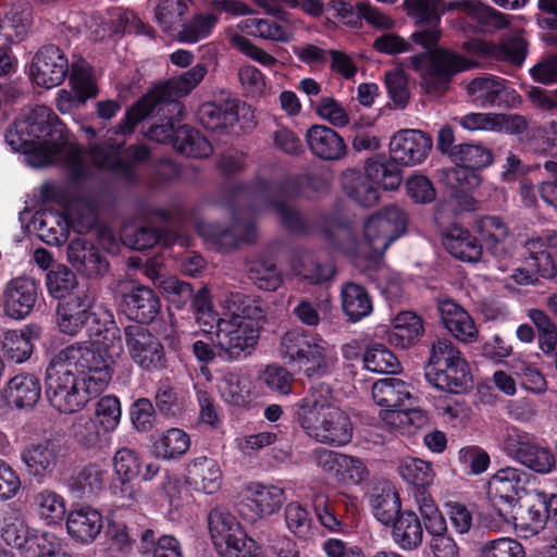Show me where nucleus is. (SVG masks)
<instances>
[{"mask_svg":"<svg viewBox=\"0 0 557 557\" xmlns=\"http://www.w3.org/2000/svg\"><path fill=\"white\" fill-rule=\"evenodd\" d=\"M409 384L397 377H385L372 385V398L384 410L382 419L392 425H396L395 417L405 408L411 394Z\"/></svg>","mask_w":557,"mask_h":557,"instance_id":"nucleus-25","label":"nucleus"},{"mask_svg":"<svg viewBox=\"0 0 557 557\" xmlns=\"http://www.w3.org/2000/svg\"><path fill=\"white\" fill-rule=\"evenodd\" d=\"M238 100L223 99L199 106L197 119L210 132H224L238 122Z\"/></svg>","mask_w":557,"mask_h":557,"instance_id":"nucleus-34","label":"nucleus"},{"mask_svg":"<svg viewBox=\"0 0 557 557\" xmlns=\"http://www.w3.org/2000/svg\"><path fill=\"white\" fill-rule=\"evenodd\" d=\"M103 528L101 512L91 506H81L70 510L66 516L69 535L83 544L92 543Z\"/></svg>","mask_w":557,"mask_h":557,"instance_id":"nucleus-35","label":"nucleus"},{"mask_svg":"<svg viewBox=\"0 0 557 557\" xmlns=\"http://www.w3.org/2000/svg\"><path fill=\"white\" fill-rule=\"evenodd\" d=\"M525 249L529 256L524 258V264L533 270L539 280H552L557 275L552 252L541 238L528 240Z\"/></svg>","mask_w":557,"mask_h":557,"instance_id":"nucleus-52","label":"nucleus"},{"mask_svg":"<svg viewBox=\"0 0 557 557\" xmlns=\"http://www.w3.org/2000/svg\"><path fill=\"white\" fill-rule=\"evenodd\" d=\"M389 525L392 537L400 548L411 550L421 545L425 530L421 515L406 509Z\"/></svg>","mask_w":557,"mask_h":557,"instance_id":"nucleus-44","label":"nucleus"},{"mask_svg":"<svg viewBox=\"0 0 557 557\" xmlns=\"http://www.w3.org/2000/svg\"><path fill=\"white\" fill-rule=\"evenodd\" d=\"M438 312L445 329L457 339L472 342L478 330L469 313L451 299L440 301Z\"/></svg>","mask_w":557,"mask_h":557,"instance_id":"nucleus-42","label":"nucleus"},{"mask_svg":"<svg viewBox=\"0 0 557 557\" xmlns=\"http://www.w3.org/2000/svg\"><path fill=\"white\" fill-rule=\"evenodd\" d=\"M426 58L428 64L421 73L420 85L428 95L446 92L457 74L479 67L480 65L473 58L449 49H436L432 52L412 55L410 60L413 70L420 71Z\"/></svg>","mask_w":557,"mask_h":557,"instance_id":"nucleus-9","label":"nucleus"},{"mask_svg":"<svg viewBox=\"0 0 557 557\" xmlns=\"http://www.w3.org/2000/svg\"><path fill=\"white\" fill-rule=\"evenodd\" d=\"M67 73V57L55 45L42 46L33 58L30 77L40 87L50 89L61 85Z\"/></svg>","mask_w":557,"mask_h":557,"instance_id":"nucleus-21","label":"nucleus"},{"mask_svg":"<svg viewBox=\"0 0 557 557\" xmlns=\"http://www.w3.org/2000/svg\"><path fill=\"white\" fill-rule=\"evenodd\" d=\"M63 450L64 448L59 441L44 440L25 446L21 453V458L28 474L38 482H42L55 469L60 457L63 456Z\"/></svg>","mask_w":557,"mask_h":557,"instance_id":"nucleus-24","label":"nucleus"},{"mask_svg":"<svg viewBox=\"0 0 557 557\" xmlns=\"http://www.w3.org/2000/svg\"><path fill=\"white\" fill-rule=\"evenodd\" d=\"M320 525L331 533L349 534L358 525V498L346 493L318 494L312 499Z\"/></svg>","mask_w":557,"mask_h":557,"instance_id":"nucleus-12","label":"nucleus"},{"mask_svg":"<svg viewBox=\"0 0 557 557\" xmlns=\"http://www.w3.org/2000/svg\"><path fill=\"white\" fill-rule=\"evenodd\" d=\"M407 14L420 27L440 26L442 15L457 10L462 15L456 20L463 33H494L505 29L510 24V16L491 5L475 0H460L446 3L443 0H405Z\"/></svg>","mask_w":557,"mask_h":557,"instance_id":"nucleus-2","label":"nucleus"},{"mask_svg":"<svg viewBox=\"0 0 557 557\" xmlns=\"http://www.w3.org/2000/svg\"><path fill=\"white\" fill-rule=\"evenodd\" d=\"M467 91L483 106H508L519 97L508 81L497 76L476 77L467 85Z\"/></svg>","mask_w":557,"mask_h":557,"instance_id":"nucleus-30","label":"nucleus"},{"mask_svg":"<svg viewBox=\"0 0 557 557\" xmlns=\"http://www.w3.org/2000/svg\"><path fill=\"white\" fill-rule=\"evenodd\" d=\"M292 270L296 276L311 285L331 280L336 272L332 263H321L311 253H302L293 258Z\"/></svg>","mask_w":557,"mask_h":557,"instance_id":"nucleus-51","label":"nucleus"},{"mask_svg":"<svg viewBox=\"0 0 557 557\" xmlns=\"http://www.w3.org/2000/svg\"><path fill=\"white\" fill-rule=\"evenodd\" d=\"M451 162L480 172L494 162V154L490 148L481 144L458 143V150L453 152Z\"/></svg>","mask_w":557,"mask_h":557,"instance_id":"nucleus-57","label":"nucleus"},{"mask_svg":"<svg viewBox=\"0 0 557 557\" xmlns=\"http://www.w3.org/2000/svg\"><path fill=\"white\" fill-rule=\"evenodd\" d=\"M475 226L481 240L493 255H496L498 245L509 235L508 225L499 216L485 215L476 221Z\"/></svg>","mask_w":557,"mask_h":557,"instance_id":"nucleus-64","label":"nucleus"},{"mask_svg":"<svg viewBox=\"0 0 557 557\" xmlns=\"http://www.w3.org/2000/svg\"><path fill=\"white\" fill-rule=\"evenodd\" d=\"M36 512L48 525L60 523L66 515L64 498L54 491L44 488L33 497Z\"/></svg>","mask_w":557,"mask_h":557,"instance_id":"nucleus-55","label":"nucleus"},{"mask_svg":"<svg viewBox=\"0 0 557 557\" xmlns=\"http://www.w3.org/2000/svg\"><path fill=\"white\" fill-rule=\"evenodd\" d=\"M442 242L449 255L463 262L474 263L482 257L483 244L457 223L442 231Z\"/></svg>","mask_w":557,"mask_h":557,"instance_id":"nucleus-31","label":"nucleus"},{"mask_svg":"<svg viewBox=\"0 0 557 557\" xmlns=\"http://www.w3.org/2000/svg\"><path fill=\"white\" fill-rule=\"evenodd\" d=\"M306 141L312 154L322 160H339L347 153L344 138L325 125L315 124L309 127L306 133Z\"/></svg>","mask_w":557,"mask_h":557,"instance_id":"nucleus-33","label":"nucleus"},{"mask_svg":"<svg viewBox=\"0 0 557 557\" xmlns=\"http://www.w3.org/2000/svg\"><path fill=\"white\" fill-rule=\"evenodd\" d=\"M123 243L137 251L150 249L156 245L169 247L172 243V234L154 226H141L132 234H125Z\"/></svg>","mask_w":557,"mask_h":557,"instance_id":"nucleus-60","label":"nucleus"},{"mask_svg":"<svg viewBox=\"0 0 557 557\" xmlns=\"http://www.w3.org/2000/svg\"><path fill=\"white\" fill-rule=\"evenodd\" d=\"M95 295L89 288H77L70 298L59 301L57 325L69 336L77 335L85 327L87 336L102 347L120 342V329L109 311L94 310Z\"/></svg>","mask_w":557,"mask_h":557,"instance_id":"nucleus-3","label":"nucleus"},{"mask_svg":"<svg viewBox=\"0 0 557 557\" xmlns=\"http://www.w3.org/2000/svg\"><path fill=\"white\" fill-rule=\"evenodd\" d=\"M122 336L119 344L102 347V345L92 342L89 338V346L70 345L60 350L59 360H63L71 366L72 372L77 373L82 382H87L94 391L102 393L112 377L110 362L114 355L122 351Z\"/></svg>","mask_w":557,"mask_h":557,"instance_id":"nucleus-8","label":"nucleus"},{"mask_svg":"<svg viewBox=\"0 0 557 557\" xmlns=\"http://www.w3.org/2000/svg\"><path fill=\"white\" fill-rule=\"evenodd\" d=\"M5 143L35 168L53 164L67 144L65 124L47 106H36L16 117L5 131Z\"/></svg>","mask_w":557,"mask_h":557,"instance_id":"nucleus-1","label":"nucleus"},{"mask_svg":"<svg viewBox=\"0 0 557 557\" xmlns=\"http://www.w3.org/2000/svg\"><path fill=\"white\" fill-rule=\"evenodd\" d=\"M41 396V383L38 376L30 373H18L11 377L3 391L8 406L17 409H30Z\"/></svg>","mask_w":557,"mask_h":557,"instance_id":"nucleus-37","label":"nucleus"},{"mask_svg":"<svg viewBox=\"0 0 557 557\" xmlns=\"http://www.w3.org/2000/svg\"><path fill=\"white\" fill-rule=\"evenodd\" d=\"M39 284L32 277L12 278L4 290L3 309L8 317L22 320L26 318L38 298Z\"/></svg>","mask_w":557,"mask_h":557,"instance_id":"nucleus-27","label":"nucleus"},{"mask_svg":"<svg viewBox=\"0 0 557 557\" xmlns=\"http://www.w3.org/2000/svg\"><path fill=\"white\" fill-rule=\"evenodd\" d=\"M126 346L133 361L143 370L152 372L166 367V357L161 342L141 325L124 329Z\"/></svg>","mask_w":557,"mask_h":557,"instance_id":"nucleus-18","label":"nucleus"},{"mask_svg":"<svg viewBox=\"0 0 557 557\" xmlns=\"http://www.w3.org/2000/svg\"><path fill=\"white\" fill-rule=\"evenodd\" d=\"M44 532L30 529L21 518L9 517L3 519L0 534L8 546L17 549L24 557H29Z\"/></svg>","mask_w":557,"mask_h":557,"instance_id":"nucleus-43","label":"nucleus"},{"mask_svg":"<svg viewBox=\"0 0 557 557\" xmlns=\"http://www.w3.org/2000/svg\"><path fill=\"white\" fill-rule=\"evenodd\" d=\"M542 504L540 494L535 495L534 502L523 509L519 505L513 515L516 519H510L508 523H513L516 528L537 534L547 524V512Z\"/></svg>","mask_w":557,"mask_h":557,"instance_id":"nucleus-63","label":"nucleus"},{"mask_svg":"<svg viewBox=\"0 0 557 557\" xmlns=\"http://www.w3.org/2000/svg\"><path fill=\"white\" fill-rule=\"evenodd\" d=\"M208 67L205 63H197L177 78L156 87L149 94L164 100L180 101L178 98L189 95L205 78Z\"/></svg>","mask_w":557,"mask_h":557,"instance_id":"nucleus-46","label":"nucleus"},{"mask_svg":"<svg viewBox=\"0 0 557 557\" xmlns=\"http://www.w3.org/2000/svg\"><path fill=\"white\" fill-rule=\"evenodd\" d=\"M120 310L127 319L143 326L151 323L160 313L161 300L152 288L137 286L123 294Z\"/></svg>","mask_w":557,"mask_h":557,"instance_id":"nucleus-26","label":"nucleus"},{"mask_svg":"<svg viewBox=\"0 0 557 557\" xmlns=\"http://www.w3.org/2000/svg\"><path fill=\"white\" fill-rule=\"evenodd\" d=\"M46 286L51 297L59 301L70 298L77 288H88L79 285L76 274L66 265L58 264L46 275Z\"/></svg>","mask_w":557,"mask_h":557,"instance_id":"nucleus-54","label":"nucleus"},{"mask_svg":"<svg viewBox=\"0 0 557 557\" xmlns=\"http://www.w3.org/2000/svg\"><path fill=\"white\" fill-rule=\"evenodd\" d=\"M262 325L243 318L219 319L215 332V347L219 355L227 360H239L255 351Z\"/></svg>","mask_w":557,"mask_h":557,"instance_id":"nucleus-11","label":"nucleus"},{"mask_svg":"<svg viewBox=\"0 0 557 557\" xmlns=\"http://www.w3.org/2000/svg\"><path fill=\"white\" fill-rule=\"evenodd\" d=\"M163 288L169 294L170 302L176 309H183L187 302H190L196 319L212 312L210 292L205 286L194 293L191 284L171 277L163 283Z\"/></svg>","mask_w":557,"mask_h":557,"instance_id":"nucleus-29","label":"nucleus"},{"mask_svg":"<svg viewBox=\"0 0 557 557\" xmlns=\"http://www.w3.org/2000/svg\"><path fill=\"white\" fill-rule=\"evenodd\" d=\"M67 260L83 276L97 278L106 275L110 264L106 255L92 242L76 237L67 246Z\"/></svg>","mask_w":557,"mask_h":557,"instance_id":"nucleus-23","label":"nucleus"},{"mask_svg":"<svg viewBox=\"0 0 557 557\" xmlns=\"http://www.w3.org/2000/svg\"><path fill=\"white\" fill-rule=\"evenodd\" d=\"M503 450L518 463L540 474L550 473L556 465L549 447L543 445L534 434L517 428L507 431Z\"/></svg>","mask_w":557,"mask_h":557,"instance_id":"nucleus-13","label":"nucleus"},{"mask_svg":"<svg viewBox=\"0 0 557 557\" xmlns=\"http://www.w3.org/2000/svg\"><path fill=\"white\" fill-rule=\"evenodd\" d=\"M106 535L111 548L124 555H128L139 540L141 554L144 548L152 547L153 529L145 515L124 510L108 518Z\"/></svg>","mask_w":557,"mask_h":557,"instance_id":"nucleus-10","label":"nucleus"},{"mask_svg":"<svg viewBox=\"0 0 557 557\" xmlns=\"http://www.w3.org/2000/svg\"><path fill=\"white\" fill-rule=\"evenodd\" d=\"M401 183V170L387 163L384 156H376L366 162L364 173L347 169L342 176L345 194L361 207L375 206L380 199L381 186L385 190H395Z\"/></svg>","mask_w":557,"mask_h":557,"instance_id":"nucleus-5","label":"nucleus"},{"mask_svg":"<svg viewBox=\"0 0 557 557\" xmlns=\"http://www.w3.org/2000/svg\"><path fill=\"white\" fill-rule=\"evenodd\" d=\"M408 226L406 212L397 206H387L371 215L363 226V237L374 258H382L386 249L403 236Z\"/></svg>","mask_w":557,"mask_h":557,"instance_id":"nucleus-14","label":"nucleus"},{"mask_svg":"<svg viewBox=\"0 0 557 557\" xmlns=\"http://www.w3.org/2000/svg\"><path fill=\"white\" fill-rule=\"evenodd\" d=\"M423 334V319L416 312L406 310L394 318L387 341L392 346L404 349L414 345Z\"/></svg>","mask_w":557,"mask_h":557,"instance_id":"nucleus-45","label":"nucleus"},{"mask_svg":"<svg viewBox=\"0 0 557 557\" xmlns=\"http://www.w3.org/2000/svg\"><path fill=\"white\" fill-rule=\"evenodd\" d=\"M370 505L373 516L384 525H389L404 511L399 495L391 484L375 486Z\"/></svg>","mask_w":557,"mask_h":557,"instance_id":"nucleus-50","label":"nucleus"},{"mask_svg":"<svg viewBox=\"0 0 557 557\" xmlns=\"http://www.w3.org/2000/svg\"><path fill=\"white\" fill-rule=\"evenodd\" d=\"M219 389L222 399L230 406L248 408L251 403L250 389L236 372H227L223 375Z\"/></svg>","mask_w":557,"mask_h":557,"instance_id":"nucleus-62","label":"nucleus"},{"mask_svg":"<svg viewBox=\"0 0 557 557\" xmlns=\"http://www.w3.org/2000/svg\"><path fill=\"white\" fill-rule=\"evenodd\" d=\"M418 509L425 532L430 535V550L434 557H459V547L448 533L446 519L431 495L418 496Z\"/></svg>","mask_w":557,"mask_h":557,"instance_id":"nucleus-17","label":"nucleus"},{"mask_svg":"<svg viewBox=\"0 0 557 557\" xmlns=\"http://www.w3.org/2000/svg\"><path fill=\"white\" fill-rule=\"evenodd\" d=\"M184 112L185 106L181 101L160 99L147 92L127 108L116 126V134L132 135L140 122L154 115L158 121L150 125L146 136L156 143L171 144L174 147Z\"/></svg>","mask_w":557,"mask_h":557,"instance_id":"nucleus-4","label":"nucleus"},{"mask_svg":"<svg viewBox=\"0 0 557 557\" xmlns=\"http://www.w3.org/2000/svg\"><path fill=\"white\" fill-rule=\"evenodd\" d=\"M432 148V139L419 129H401L389 141V161L397 166H412L425 160Z\"/></svg>","mask_w":557,"mask_h":557,"instance_id":"nucleus-20","label":"nucleus"},{"mask_svg":"<svg viewBox=\"0 0 557 557\" xmlns=\"http://www.w3.org/2000/svg\"><path fill=\"white\" fill-rule=\"evenodd\" d=\"M364 368L377 373H397L400 371V362L395 354L385 345L371 342L363 354Z\"/></svg>","mask_w":557,"mask_h":557,"instance_id":"nucleus-58","label":"nucleus"},{"mask_svg":"<svg viewBox=\"0 0 557 557\" xmlns=\"http://www.w3.org/2000/svg\"><path fill=\"white\" fill-rule=\"evenodd\" d=\"M208 528L212 543L218 552L228 546V544L240 540L246 534L236 517L221 507L210 510Z\"/></svg>","mask_w":557,"mask_h":557,"instance_id":"nucleus-40","label":"nucleus"},{"mask_svg":"<svg viewBox=\"0 0 557 557\" xmlns=\"http://www.w3.org/2000/svg\"><path fill=\"white\" fill-rule=\"evenodd\" d=\"M48 219L42 220L40 225L47 226L48 222L59 221L57 232L47 235L48 242H65L70 230L77 234H87L99 221L98 209L95 205L86 200H76L70 203L62 214H47Z\"/></svg>","mask_w":557,"mask_h":557,"instance_id":"nucleus-19","label":"nucleus"},{"mask_svg":"<svg viewBox=\"0 0 557 557\" xmlns=\"http://www.w3.org/2000/svg\"><path fill=\"white\" fill-rule=\"evenodd\" d=\"M107 471L97 463L75 469L65 480L69 493L78 499L95 498L104 486Z\"/></svg>","mask_w":557,"mask_h":557,"instance_id":"nucleus-38","label":"nucleus"},{"mask_svg":"<svg viewBox=\"0 0 557 557\" xmlns=\"http://www.w3.org/2000/svg\"><path fill=\"white\" fill-rule=\"evenodd\" d=\"M331 408H337L333 404V389L325 382H317L311 385L306 396L296 404L295 418L300 426L317 421V416H321Z\"/></svg>","mask_w":557,"mask_h":557,"instance_id":"nucleus-36","label":"nucleus"},{"mask_svg":"<svg viewBox=\"0 0 557 557\" xmlns=\"http://www.w3.org/2000/svg\"><path fill=\"white\" fill-rule=\"evenodd\" d=\"M397 471L406 483L417 490L414 494L417 503L418 496L430 495L425 488L431 485L435 476L431 462L416 457H406L400 460Z\"/></svg>","mask_w":557,"mask_h":557,"instance_id":"nucleus-49","label":"nucleus"},{"mask_svg":"<svg viewBox=\"0 0 557 557\" xmlns=\"http://www.w3.org/2000/svg\"><path fill=\"white\" fill-rule=\"evenodd\" d=\"M248 276L262 290L274 292L283 283V276L276 263L269 258H259L251 262Z\"/></svg>","mask_w":557,"mask_h":557,"instance_id":"nucleus-59","label":"nucleus"},{"mask_svg":"<svg viewBox=\"0 0 557 557\" xmlns=\"http://www.w3.org/2000/svg\"><path fill=\"white\" fill-rule=\"evenodd\" d=\"M285 498V491L282 487L252 482L246 488L239 511L244 513L245 509L250 510L253 520L272 516L281 509Z\"/></svg>","mask_w":557,"mask_h":557,"instance_id":"nucleus-28","label":"nucleus"},{"mask_svg":"<svg viewBox=\"0 0 557 557\" xmlns=\"http://www.w3.org/2000/svg\"><path fill=\"white\" fill-rule=\"evenodd\" d=\"M41 329L38 325H28L23 331L10 330L4 333L2 352L4 357L15 363H22L29 359L34 345L33 339H38Z\"/></svg>","mask_w":557,"mask_h":557,"instance_id":"nucleus-47","label":"nucleus"},{"mask_svg":"<svg viewBox=\"0 0 557 557\" xmlns=\"http://www.w3.org/2000/svg\"><path fill=\"white\" fill-rule=\"evenodd\" d=\"M341 297L343 311L352 323L361 321L373 311L372 298L363 285L354 282L345 283Z\"/></svg>","mask_w":557,"mask_h":557,"instance_id":"nucleus-48","label":"nucleus"},{"mask_svg":"<svg viewBox=\"0 0 557 557\" xmlns=\"http://www.w3.org/2000/svg\"><path fill=\"white\" fill-rule=\"evenodd\" d=\"M190 447V437L182 429L171 428L163 432L153 444V453L158 458L171 460L186 454Z\"/></svg>","mask_w":557,"mask_h":557,"instance_id":"nucleus-53","label":"nucleus"},{"mask_svg":"<svg viewBox=\"0 0 557 557\" xmlns=\"http://www.w3.org/2000/svg\"><path fill=\"white\" fill-rule=\"evenodd\" d=\"M424 375L431 385L451 394H462L472 386V375L467 361H457L442 371L426 370Z\"/></svg>","mask_w":557,"mask_h":557,"instance_id":"nucleus-41","label":"nucleus"},{"mask_svg":"<svg viewBox=\"0 0 557 557\" xmlns=\"http://www.w3.org/2000/svg\"><path fill=\"white\" fill-rule=\"evenodd\" d=\"M304 431L318 442L330 445L342 446L351 441L352 424L350 418L342 409L331 408L321 416H317V421L309 422L301 426Z\"/></svg>","mask_w":557,"mask_h":557,"instance_id":"nucleus-22","label":"nucleus"},{"mask_svg":"<svg viewBox=\"0 0 557 557\" xmlns=\"http://www.w3.org/2000/svg\"><path fill=\"white\" fill-rule=\"evenodd\" d=\"M524 473L507 467L499 469L488 481L487 496L495 515L504 522L516 519L517 507L520 505V494L524 492Z\"/></svg>","mask_w":557,"mask_h":557,"instance_id":"nucleus-15","label":"nucleus"},{"mask_svg":"<svg viewBox=\"0 0 557 557\" xmlns=\"http://www.w3.org/2000/svg\"><path fill=\"white\" fill-rule=\"evenodd\" d=\"M314 181H318V175L311 173L289 175L281 182L257 177L250 184L243 182L230 184L225 187V194L228 196L230 200L247 191H252L259 196H271L275 194L282 198L281 200H293L300 197L306 190V185H311Z\"/></svg>","mask_w":557,"mask_h":557,"instance_id":"nucleus-16","label":"nucleus"},{"mask_svg":"<svg viewBox=\"0 0 557 557\" xmlns=\"http://www.w3.org/2000/svg\"><path fill=\"white\" fill-rule=\"evenodd\" d=\"M45 386L49 404L65 414L81 411L100 394L87 382H82L77 373L72 372L70 364L58 359V355H54L46 369Z\"/></svg>","mask_w":557,"mask_h":557,"instance_id":"nucleus-7","label":"nucleus"},{"mask_svg":"<svg viewBox=\"0 0 557 557\" xmlns=\"http://www.w3.org/2000/svg\"><path fill=\"white\" fill-rule=\"evenodd\" d=\"M284 516L287 529L297 539L306 541L314 535L313 519L305 505L299 502L288 503Z\"/></svg>","mask_w":557,"mask_h":557,"instance_id":"nucleus-61","label":"nucleus"},{"mask_svg":"<svg viewBox=\"0 0 557 557\" xmlns=\"http://www.w3.org/2000/svg\"><path fill=\"white\" fill-rule=\"evenodd\" d=\"M185 479L193 490L211 495L221 487L222 472L216 460L201 456L188 463Z\"/></svg>","mask_w":557,"mask_h":557,"instance_id":"nucleus-39","label":"nucleus"},{"mask_svg":"<svg viewBox=\"0 0 557 557\" xmlns=\"http://www.w3.org/2000/svg\"><path fill=\"white\" fill-rule=\"evenodd\" d=\"M278 355L285 364L301 371L308 379H319L330 372L326 342L302 327L292 329L282 335Z\"/></svg>","mask_w":557,"mask_h":557,"instance_id":"nucleus-6","label":"nucleus"},{"mask_svg":"<svg viewBox=\"0 0 557 557\" xmlns=\"http://www.w3.org/2000/svg\"><path fill=\"white\" fill-rule=\"evenodd\" d=\"M94 156H99L107 162L108 168L122 178L132 181L135 177L136 168L145 164L151 159V150L145 144H135L127 146L122 156L111 157L102 148L94 146L91 148Z\"/></svg>","mask_w":557,"mask_h":557,"instance_id":"nucleus-32","label":"nucleus"},{"mask_svg":"<svg viewBox=\"0 0 557 557\" xmlns=\"http://www.w3.org/2000/svg\"><path fill=\"white\" fill-rule=\"evenodd\" d=\"M174 148L180 153L195 159L208 158L213 152L211 143L189 125L178 126V138Z\"/></svg>","mask_w":557,"mask_h":557,"instance_id":"nucleus-56","label":"nucleus"}]
</instances>
